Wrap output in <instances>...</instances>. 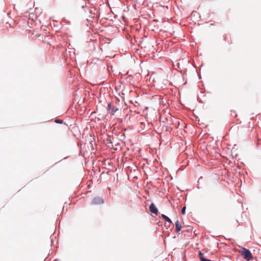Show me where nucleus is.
<instances>
[{"label":"nucleus","instance_id":"nucleus-1","mask_svg":"<svg viewBox=\"0 0 261 261\" xmlns=\"http://www.w3.org/2000/svg\"><path fill=\"white\" fill-rule=\"evenodd\" d=\"M242 249L241 254L244 259L249 261L253 258L252 254L250 250L244 247H242Z\"/></svg>","mask_w":261,"mask_h":261},{"label":"nucleus","instance_id":"nucleus-2","mask_svg":"<svg viewBox=\"0 0 261 261\" xmlns=\"http://www.w3.org/2000/svg\"><path fill=\"white\" fill-rule=\"evenodd\" d=\"M104 203L103 199L99 196H96L93 198L91 202L92 205H100Z\"/></svg>","mask_w":261,"mask_h":261},{"label":"nucleus","instance_id":"nucleus-3","mask_svg":"<svg viewBox=\"0 0 261 261\" xmlns=\"http://www.w3.org/2000/svg\"><path fill=\"white\" fill-rule=\"evenodd\" d=\"M149 210L152 214L156 216H157L159 214L158 209L153 202L151 203L150 204L149 206Z\"/></svg>","mask_w":261,"mask_h":261},{"label":"nucleus","instance_id":"nucleus-4","mask_svg":"<svg viewBox=\"0 0 261 261\" xmlns=\"http://www.w3.org/2000/svg\"><path fill=\"white\" fill-rule=\"evenodd\" d=\"M175 232L178 233L181 229L182 226L178 220L175 222Z\"/></svg>","mask_w":261,"mask_h":261},{"label":"nucleus","instance_id":"nucleus-5","mask_svg":"<svg viewBox=\"0 0 261 261\" xmlns=\"http://www.w3.org/2000/svg\"><path fill=\"white\" fill-rule=\"evenodd\" d=\"M198 255L200 261H212V260L208 259L206 257H205L203 253H202L201 251H199Z\"/></svg>","mask_w":261,"mask_h":261},{"label":"nucleus","instance_id":"nucleus-6","mask_svg":"<svg viewBox=\"0 0 261 261\" xmlns=\"http://www.w3.org/2000/svg\"><path fill=\"white\" fill-rule=\"evenodd\" d=\"M162 217L164 219V220L165 221L168 222L169 224H171L172 223V221L171 220V219L170 218H169L168 216H167L166 215H165V214H162Z\"/></svg>","mask_w":261,"mask_h":261},{"label":"nucleus","instance_id":"nucleus-7","mask_svg":"<svg viewBox=\"0 0 261 261\" xmlns=\"http://www.w3.org/2000/svg\"><path fill=\"white\" fill-rule=\"evenodd\" d=\"M113 106V103L112 102H108V106H107V110L108 112H109V113L111 112Z\"/></svg>","mask_w":261,"mask_h":261},{"label":"nucleus","instance_id":"nucleus-8","mask_svg":"<svg viewBox=\"0 0 261 261\" xmlns=\"http://www.w3.org/2000/svg\"><path fill=\"white\" fill-rule=\"evenodd\" d=\"M118 110H119V109L117 107L113 106L110 113H111L113 115H114V114L116 112H117Z\"/></svg>","mask_w":261,"mask_h":261},{"label":"nucleus","instance_id":"nucleus-9","mask_svg":"<svg viewBox=\"0 0 261 261\" xmlns=\"http://www.w3.org/2000/svg\"><path fill=\"white\" fill-rule=\"evenodd\" d=\"M55 122L58 124H63L64 123L63 120L60 119H56Z\"/></svg>","mask_w":261,"mask_h":261},{"label":"nucleus","instance_id":"nucleus-10","mask_svg":"<svg viewBox=\"0 0 261 261\" xmlns=\"http://www.w3.org/2000/svg\"><path fill=\"white\" fill-rule=\"evenodd\" d=\"M186 206H184L181 210V214L185 215L186 214Z\"/></svg>","mask_w":261,"mask_h":261},{"label":"nucleus","instance_id":"nucleus-11","mask_svg":"<svg viewBox=\"0 0 261 261\" xmlns=\"http://www.w3.org/2000/svg\"><path fill=\"white\" fill-rule=\"evenodd\" d=\"M231 112L232 113V115H233L234 117H237V114L236 111L231 110Z\"/></svg>","mask_w":261,"mask_h":261},{"label":"nucleus","instance_id":"nucleus-12","mask_svg":"<svg viewBox=\"0 0 261 261\" xmlns=\"http://www.w3.org/2000/svg\"><path fill=\"white\" fill-rule=\"evenodd\" d=\"M170 224H169L168 225H166V224H165V227H166V229H168L169 228V227H170Z\"/></svg>","mask_w":261,"mask_h":261},{"label":"nucleus","instance_id":"nucleus-13","mask_svg":"<svg viewBox=\"0 0 261 261\" xmlns=\"http://www.w3.org/2000/svg\"><path fill=\"white\" fill-rule=\"evenodd\" d=\"M97 16L98 18H99V17H100V12H97Z\"/></svg>","mask_w":261,"mask_h":261},{"label":"nucleus","instance_id":"nucleus-14","mask_svg":"<svg viewBox=\"0 0 261 261\" xmlns=\"http://www.w3.org/2000/svg\"><path fill=\"white\" fill-rule=\"evenodd\" d=\"M199 79H200L201 78V75L200 74L198 75Z\"/></svg>","mask_w":261,"mask_h":261},{"label":"nucleus","instance_id":"nucleus-15","mask_svg":"<svg viewBox=\"0 0 261 261\" xmlns=\"http://www.w3.org/2000/svg\"><path fill=\"white\" fill-rule=\"evenodd\" d=\"M105 19V20L107 19L106 18H105H105H102L101 19Z\"/></svg>","mask_w":261,"mask_h":261},{"label":"nucleus","instance_id":"nucleus-16","mask_svg":"<svg viewBox=\"0 0 261 261\" xmlns=\"http://www.w3.org/2000/svg\"><path fill=\"white\" fill-rule=\"evenodd\" d=\"M165 131H166V132H167V131H168V128H167V127H166V128Z\"/></svg>","mask_w":261,"mask_h":261},{"label":"nucleus","instance_id":"nucleus-17","mask_svg":"<svg viewBox=\"0 0 261 261\" xmlns=\"http://www.w3.org/2000/svg\"><path fill=\"white\" fill-rule=\"evenodd\" d=\"M70 23V21H68V22H67V24H69Z\"/></svg>","mask_w":261,"mask_h":261},{"label":"nucleus","instance_id":"nucleus-18","mask_svg":"<svg viewBox=\"0 0 261 261\" xmlns=\"http://www.w3.org/2000/svg\"><path fill=\"white\" fill-rule=\"evenodd\" d=\"M199 102L202 103V101L201 100L200 101H199Z\"/></svg>","mask_w":261,"mask_h":261},{"label":"nucleus","instance_id":"nucleus-19","mask_svg":"<svg viewBox=\"0 0 261 261\" xmlns=\"http://www.w3.org/2000/svg\"><path fill=\"white\" fill-rule=\"evenodd\" d=\"M145 109H146V110H147V109H148V107H146V108H145Z\"/></svg>","mask_w":261,"mask_h":261}]
</instances>
